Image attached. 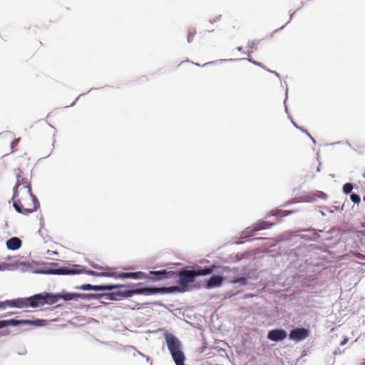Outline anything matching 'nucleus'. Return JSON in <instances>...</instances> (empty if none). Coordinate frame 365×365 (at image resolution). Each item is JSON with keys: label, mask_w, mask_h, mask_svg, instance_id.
I'll return each instance as SVG.
<instances>
[{"label": "nucleus", "mask_w": 365, "mask_h": 365, "mask_svg": "<svg viewBox=\"0 0 365 365\" xmlns=\"http://www.w3.org/2000/svg\"><path fill=\"white\" fill-rule=\"evenodd\" d=\"M215 267L213 265L212 267H205L204 269L182 270L178 272L174 271L167 272L165 270L151 271L150 272V274L154 275V277H151V279L153 281L173 278L178 279L176 282L179 284L185 286L188 283L193 282L195 277L197 276L207 275L211 274L214 271Z\"/></svg>", "instance_id": "f257e3e1"}, {"label": "nucleus", "mask_w": 365, "mask_h": 365, "mask_svg": "<svg viewBox=\"0 0 365 365\" xmlns=\"http://www.w3.org/2000/svg\"><path fill=\"white\" fill-rule=\"evenodd\" d=\"M59 298L60 297L58 295L43 292L34 294L30 297L18 298L13 300H6L4 302H0V308H5L6 306L17 308H37L43 307L45 304H53L58 301Z\"/></svg>", "instance_id": "f03ea898"}, {"label": "nucleus", "mask_w": 365, "mask_h": 365, "mask_svg": "<svg viewBox=\"0 0 365 365\" xmlns=\"http://www.w3.org/2000/svg\"><path fill=\"white\" fill-rule=\"evenodd\" d=\"M22 192H14L12 197L13 206L16 211L23 215L35 212L39 207L37 197L31 190L24 189Z\"/></svg>", "instance_id": "7ed1b4c3"}, {"label": "nucleus", "mask_w": 365, "mask_h": 365, "mask_svg": "<svg viewBox=\"0 0 365 365\" xmlns=\"http://www.w3.org/2000/svg\"><path fill=\"white\" fill-rule=\"evenodd\" d=\"M175 291H180V289L178 287H161V288H155V287H146V288H137L132 290H127L125 292L126 297H131L133 294H145V295H150L157 293H164V292H172Z\"/></svg>", "instance_id": "20e7f679"}, {"label": "nucleus", "mask_w": 365, "mask_h": 365, "mask_svg": "<svg viewBox=\"0 0 365 365\" xmlns=\"http://www.w3.org/2000/svg\"><path fill=\"white\" fill-rule=\"evenodd\" d=\"M16 178V183L14 188V192H22V190H31V182L27 176L20 168H15L14 170Z\"/></svg>", "instance_id": "39448f33"}, {"label": "nucleus", "mask_w": 365, "mask_h": 365, "mask_svg": "<svg viewBox=\"0 0 365 365\" xmlns=\"http://www.w3.org/2000/svg\"><path fill=\"white\" fill-rule=\"evenodd\" d=\"M20 324H29L34 325L36 327H41L46 324V321L43 319H36V320H19V319H9V320H1L0 321V329L6 327L8 326H18Z\"/></svg>", "instance_id": "423d86ee"}, {"label": "nucleus", "mask_w": 365, "mask_h": 365, "mask_svg": "<svg viewBox=\"0 0 365 365\" xmlns=\"http://www.w3.org/2000/svg\"><path fill=\"white\" fill-rule=\"evenodd\" d=\"M93 274H96L98 276H104V277H112L115 278H132V279H143L144 277V274L141 272H101V273H96L95 272H91Z\"/></svg>", "instance_id": "0eeeda50"}, {"label": "nucleus", "mask_w": 365, "mask_h": 365, "mask_svg": "<svg viewBox=\"0 0 365 365\" xmlns=\"http://www.w3.org/2000/svg\"><path fill=\"white\" fill-rule=\"evenodd\" d=\"M309 336V330L304 328L292 329L289 333V338L295 341L304 340Z\"/></svg>", "instance_id": "6e6552de"}, {"label": "nucleus", "mask_w": 365, "mask_h": 365, "mask_svg": "<svg viewBox=\"0 0 365 365\" xmlns=\"http://www.w3.org/2000/svg\"><path fill=\"white\" fill-rule=\"evenodd\" d=\"M120 286L118 285H91L89 284H82L79 287H77V289L82 290H95V291H104V290H112L113 289L118 288Z\"/></svg>", "instance_id": "1a4fd4ad"}, {"label": "nucleus", "mask_w": 365, "mask_h": 365, "mask_svg": "<svg viewBox=\"0 0 365 365\" xmlns=\"http://www.w3.org/2000/svg\"><path fill=\"white\" fill-rule=\"evenodd\" d=\"M287 332L282 329H276L269 331L267 334V338L273 341H279L286 339Z\"/></svg>", "instance_id": "9d476101"}, {"label": "nucleus", "mask_w": 365, "mask_h": 365, "mask_svg": "<svg viewBox=\"0 0 365 365\" xmlns=\"http://www.w3.org/2000/svg\"><path fill=\"white\" fill-rule=\"evenodd\" d=\"M37 272L46 274H70L74 273V272L71 269L67 268H60V269H46L39 270Z\"/></svg>", "instance_id": "9b49d317"}, {"label": "nucleus", "mask_w": 365, "mask_h": 365, "mask_svg": "<svg viewBox=\"0 0 365 365\" xmlns=\"http://www.w3.org/2000/svg\"><path fill=\"white\" fill-rule=\"evenodd\" d=\"M222 281H223L222 277L219 276V275H213L207 281L206 287H207V288H212V287H219L221 285Z\"/></svg>", "instance_id": "f8f14e48"}, {"label": "nucleus", "mask_w": 365, "mask_h": 365, "mask_svg": "<svg viewBox=\"0 0 365 365\" xmlns=\"http://www.w3.org/2000/svg\"><path fill=\"white\" fill-rule=\"evenodd\" d=\"M21 245V241L18 237H14L6 242V247L9 250H15Z\"/></svg>", "instance_id": "ddd939ff"}, {"label": "nucleus", "mask_w": 365, "mask_h": 365, "mask_svg": "<svg viewBox=\"0 0 365 365\" xmlns=\"http://www.w3.org/2000/svg\"><path fill=\"white\" fill-rule=\"evenodd\" d=\"M196 35V30L194 28L190 29L187 34V41L189 43L192 42L194 40V38Z\"/></svg>", "instance_id": "4468645a"}, {"label": "nucleus", "mask_w": 365, "mask_h": 365, "mask_svg": "<svg viewBox=\"0 0 365 365\" xmlns=\"http://www.w3.org/2000/svg\"><path fill=\"white\" fill-rule=\"evenodd\" d=\"M313 196H314L313 200H315L316 198H321V199H323V200L327 199V195L326 193H324V192H322V191H317L313 195Z\"/></svg>", "instance_id": "2eb2a0df"}, {"label": "nucleus", "mask_w": 365, "mask_h": 365, "mask_svg": "<svg viewBox=\"0 0 365 365\" xmlns=\"http://www.w3.org/2000/svg\"><path fill=\"white\" fill-rule=\"evenodd\" d=\"M272 224H269L267 222H262L258 224L257 230H264L270 227Z\"/></svg>", "instance_id": "dca6fc26"}, {"label": "nucleus", "mask_w": 365, "mask_h": 365, "mask_svg": "<svg viewBox=\"0 0 365 365\" xmlns=\"http://www.w3.org/2000/svg\"><path fill=\"white\" fill-rule=\"evenodd\" d=\"M352 189H353V186L351 183H346L343 186V191L346 194L351 192Z\"/></svg>", "instance_id": "f3484780"}, {"label": "nucleus", "mask_w": 365, "mask_h": 365, "mask_svg": "<svg viewBox=\"0 0 365 365\" xmlns=\"http://www.w3.org/2000/svg\"><path fill=\"white\" fill-rule=\"evenodd\" d=\"M192 66V63L190 62L189 61H182L178 65V68L182 70V69L185 68L187 66Z\"/></svg>", "instance_id": "a211bd4d"}, {"label": "nucleus", "mask_w": 365, "mask_h": 365, "mask_svg": "<svg viewBox=\"0 0 365 365\" xmlns=\"http://www.w3.org/2000/svg\"><path fill=\"white\" fill-rule=\"evenodd\" d=\"M350 197H351V201L354 203H359L361 200L360 197L358 195L354 194V193L351 194Z\"/></svg>", "instance_id": "6ab92c4d"}, {"label": "nucleus", "mask_w": 365, "mask_h": 365, "mask_svg": "<svg viewBox=\"0 0 365 365\" xmlns=\"http://www.w3.org/2000/svg\"><path fill=\"white\" fill-rule=\"evenodd\" d=\"M19 142H20V138H16V139H14V140L11 142V149H12V152H14V148H15L16 147H17V145H19Z\"/></svg>", "instance_id": "aec40b11"}, {"label": "nucleus", "mask_w": 365, "mask_h": 365, "mask_svg": "<svg viewBox=\"0 0 365 365\" xmlns=\"http://www.w3.org/2000/svg\"><path fill=\"white\" fill-rule=\"evenodd\" d=\"M235 282H240L242 284H245L247 283V279L245 277H240L235 280Z\"/></svg>", "instance_id": "412c9836"}, {"label": "nucleus", "mask_w": 365, "mask_h": 365, "mask_svg": "<svg viewBox=\"0 0 365 365\" xmlns=\"http://www.w3.org/2000/svg\"><path fill=\"white\" fill-rule=\"evenodd\" d=\"M257 43L252 41H250L248 43V46L250 47V49H252V51L255 48H256V46H257Z\"/></svg>", "instance_id": "4be33fe9"}, {"label": "nucleus", "mask_w": 365, "mask_h": 365, "mask_svg": "<svg viewBox=\"0 0 365 365\" xmlns=\"http://www.w3.org/2000/svg\"><path fill=\"white\" fill-rule=\"evenodd\" d=\"M347 341H348V339H347V338H345L342 341H341V344H341V346H343V345H344L345 344H346Z\"/></svg>", "instance_id": "5701e85b"}]
</instances>
